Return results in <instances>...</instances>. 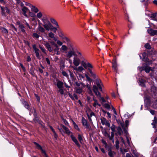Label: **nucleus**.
Here are the masks:
<instances>
[{
  "mask_svg": "<svg viewBox=\"0 0 157 157\" xmlns=\"http://www.w3.org/2000/svg\"><path fill=\"white\" fill-rule=\"evenodd\" d=\"M81 64L85 69H87L91 77L94 78H96L97 77V75L94 72V67L91 63L84 59L82 61Z\"/></svg>",
  "mask_w": 157,
  "mask_h": 157,
  "instance_id": "f257e3e1",
  "label": "nucleus"
},
{
  "mask_svg": "<svg viewBox=\"0 0 157 157\" xmlns=\"http://www.w3.org/2000/svg\"><path fill=\"white\" fill-rule=\"evenodd\" d=\"M44 43V44L49 52H52L53 50L55 54H56L57 55H59L60 54L58 46L57 44H55L56 48L53 50L49 43L47 41H45Z\"/></svg>",
  "mask_w": 157,
  "mask_h": 157,
  "instance_id": "f03ea898",
  "label": "nucleus"
},
{
  "mask_svg": "<svg viewBox=\"0 0 157 157\" xmlns=\"http://www.w3.org/2000/svg\"><path fill=\"white\" fill-rule=\"evenodd\" d=\"M41 19L44 24L43 26L44 28L48 31L51 30L53 25L48 20L47 17H44Z\"/></svg>",
  "mask_w": 157,
  "mask_h": 157,
  "instance_id": "7ed1b4c3",
  "label": "nucleus"
},
{
  "mask_svg": "<svg viewBox=\"0 0 157 157\" xmlns=\"http://www.w3.org/2000/svg\"><path fill=\"white\" fill-rule=\"evenodd\" d=\"M76 86L75 87V92L78 94H81L83 91V89L85 87V85L81 82H75Z\"/></svg>",
  "mask_w": 157,
  "mask_h": 157,
  "instance_id": "20e7f679",
  "label": "nucleus"
},
{
  "mask_svg": "<svg viewBox=\"0 0 157 157\" xmlns=\"http://www.w3.org/2000/svg\"><path fill=\"white\" fill-rule=\"evenodd\" d=\"M70 49H71L66 54V57L70 58L73 56H75L76 54L74 51V48L72 45L70 46Z\"/></svg>",
  "mask_w": 157,
  "mask_h": 157,
  "instance_id": "39448f33",
  "label": "nucleus"
},
{
  "mask_svg": "<svg viewBox=\"0 0 157 157\" xmlns=\"http://www.w3.org/2000/svg\"><path fill=\"white\" fill-rule=\"evenodd\" d=\"M80 63V59L77 56L74 57L73 63L75 66L77 67L78 66Z\"/></svg>",
  "mask_w": 157,
  "mask_h": 157,
  "instance_id": "423d86ee",
  "label": "nucleus"
},
{
  "mask_svg": "<svg viewBox=\"0 0 157 157\" xmlns=\"http://www.w3.org/2000/svg\"><path fill=\"white\" fill-rule=\"evenodd\" d=\"M21 10L22 12L23 15L26 17H28V16L27 14V13H30L29 9L26 7H24L21 8Z\"/></svg>",
  "mask_w": 157,
  "mask_h": 157,
  "instance_id": "0eeeda50",
  "label": "nucleus"
},
{
  "mask_svg": "<svg viewBox=\"0 0 157 157\" xmlns=\"http://www.w3.org/2000/svg\"><path fill=\"white\" fill-rule=\"evenodd\" d=\"M82 125L87 129H90V126L89 124L87 121L82 117Z\"/></svg>",
  "mask_w": 157,
  "mask_h": 157,
  "instance_id": "6e6552de",
  "label": "nucleus"
},
{
  "mask_svg": "<svg viewBox=\"0 0 157 157\" xmlns=\"http://www.w3.org/2000/svg\"><path fill=\"white\" fill-rule=\"evenodd\" d=\"M101 122L103 125H105L108 127H110V124L109 123V121L107 120L104 117L101 118L100 119Z\"/></svg>",
  "mask_w": 157,
  "mask_h": 157,
  "instance_id": "1a4fd4ad",
  "label": "nucleus"
},
{
  "mask_svg": "<svg viewBox=\"0 0 157 157\" xmlns=\"http://www.w3.org/2000/svg\"><path fill=\"white\" fill-rule=\"evenodd\" d=\"M93 91L95 93L96 95L98 97H101V94L98 91V87L96 85H94L93 86Z\"/></svg>",
  "mask_w": 157,
  "mask_h": 157,
  "instance_id": "9d476101",
  "label": "nucleus"
},
{
  "mask_svg": "<svg viewBox=\"0 0 157 157\" xmlns=\"http://www.w3.org/2000/svg\"><path fill=\"white\" fill-rule=\"evenodd\" d=\"M70 136L72 140L75 143V144L78 146V147H80L81 146L79 143L76 138L72 134Z\"/></svg>",
  "mask_w": 157,
  "mask_h": 157,
  "instance_id": "9b49d317",
  "label": "nucleus"
},
{
  "mask_svg": "<svg viewBox=\"0 0 157 157\" xmlns=\"http://www.w3.org/2000/svg\"><path fill=\"white\" fill-rule=\"evenodd\" d=\"M34 143L37 147L38 149L41 150L42 152L44 154V155L45 157H48L47 154H46L45 151L42 149V147L40 144L36 142H34Z\"/></svg>",
  "mask_w": 157,
  "mask_h": 157,
  "instance_id": "f8f14e48",
  "label": "nucleus"
},
{
  "mask_svg": "<svg viewBox=\"0 0 157 157\" xmlns=\"http://www.w3.org/2000/svg\"><path fill=\"white\" fill-rule=\"evenodd\" d=\"M16 25L18 26L21 32H25V27L21 23L19 22H17Z\"/></svg>",
  "mask_w": 157,
  "mask_h": 157,
  "instance_id": "ddd939ff",
  "label": "nucleus"
},
{
  "mask_svg": "<svg viewBox=\"0 0 157 157\" xmlns=\"http://www.w3.org/2000/svg\"><path fill=\"white\" fill-rule=\"evenodd\" d=\"M95 81L97 86L98 87L100 91H102V85L101 81L98 79H96Z\"/></svg>",
  "mask_w": 157,
  "mask_h": 157,
  "instance_id": "4468645a",
  "label": "nucleus"
},
{
  "mask_svg": "<svg viewBox=\"0 0 157 157\" xmlns=\"http://www.w3.org/2000/svg\"><path fill=\"white\" fill-rule=\"evenodd\" d=\"M33 49L34 50L36 56L38 58H39L40 57V56L39 53V49L36 48V45L35 44L33 45Z\"/></svg>",
  "mask_w": 157,
  "mask_h": 157,
  "instance_id": "2eb2a0df",
  "label": "nucleus"
},
{
  "mask_svg": "<svg viewBox=\"0 0 157 157\" xmlns=\"http://www.w3.org/2000/svg\"><path fill=\"white\" fill-rule=\"evenodd\" d=\"M38 21L39 23V24H38V27L37 28L38 30L41 33H44L45 31V28H43V27H42L40 25L41 23H40V20H38Z\"/></svg>",
  "mask_w": 157,
  "mask_h": 157,
  "instance_id": "dca6fc26",
  "label": "nucleus"
},
{
  "mask_svg": "<svg viewBox=\"0 0 157 157\" xmlns=\"http://www.w3.org/2000/svg\"><path fill=\"white\" fill-rule=\"evenodd\" d=\"M147 32L151 35L154 36L157 34V30H154L151 29H148Z\"/></svg>",
  "mask_w": 157,
  "mask_h": 157,
  "instance_id": "f3484780",
  "label": "nucleus"
},
{
  "mask_svg": "<svg viewBox=\"0 0 157 157\" xmlns=\"http://www.w3.org/2000/svg\"><path fill=\"white\" fill-rule=\"evenodd\" d=\"M139 69L141 71L144 70L146 73H149L151 70V67L148 66H146L145 67H140Z\"/></svg>",
  "mask_w": 157,
  "mask_h": 157,
  "instance_id": "a211bd4d",
  "label": "nucleus"
},
{
  "mask_svg": "<svg viewBox=\"0 0 157 157\" xmlns=\"http://www.w3.org/2000/svg\"><path fill=\"white\" fill-rule=\"evenodd\" d=\"M93 100L94 101V103L93 104V105L94 107H96L97 105L101 106V105L98 103V101L94 97L93 98Z\"/></svg>",
  "mask_w": 157,
  "mask_h": 157,
  "instance_id": "6ab92c4d",
  "label": "nucleus"
},
{
  "mask_svg": "<svg viewBox=\"0 0 157 157\" xmlns=\"http://www.w3.org/2000/svg\"><path fill=\"white\" fill-rule=\"evenodd\" d=\"M23 103L24 105V106L26 108L28 109L30 112L31 111V109L30 108L29 105L27 102L25 101H23Z\"/></svg>",
  "mask_w": 157,
  "mask_h": 157,
  "instance_id": "aec40b11",
  "label": "nucleus"
},
{
  "mask_svg": "<svg viewBox=\"0 0 157 157\" xmlns=\"http://www.w3.org/2000/svg\"><path fill=\"white\" fill-rule=\"evenodd\" d=\"M31 9L32 11L34 13H38L39 11V10L38 9L37 7L33 6H31Z\"/></svg>",
  "mask_w": 157,
  "mask_h": 157,
  "instance_id": "412c9836",
  "label": "nucleus"
},
{
  "mask_svg": "<svg viewBox=\"0 0 157 157\" xmlns=\"http://www.w3.org/2000/svg\"><path fill=\"white\" fill-rule=\"evenodd\" d=\"M63 83L62 82L59 81H58L57 82V86L59 89L63 88Z\"/></svg>",
  "mask_w": 157,
  "mask_h": 157,
  "instance_id": "4be33fe9",
  "label": "nucleus"
},
{
  "mask_svg": "<svg viewBox=\"0 0 157 157\" xmlns=\"http://www.w3.org/2000/svg\"><path fill=\"white\" fill-rule=\"evenodd\" d=\"M50 20L52 24L55 25L56 26H57V28L59 27V25H58V24L57 22L53 18H51L50 19Z\"/></svg>",
  "mask_w": 157,
  "mask_h": 157,
  "instance_id": "5701e85b",
  "label": "nucleus"
},
{
  "mask_svg": "<svg viewBox=\"0 0 157 157\" xmlns=\"http://www.w3.org/2000/svg\"><path fill=\"white\" fill-rule=\"evenodd\" d=\"M63 128L65 130V132L67 134L69 135L70 133L72 134V132L69 131L68 128L64 125H62Z\"/></svg>",
  "mask_w": 157,
  "mask_h": 157,
  "instance_id": "b1692460",
  "label": "nucleus"
},
{
  "mask_svg": "<svg viewBox=\"0 0 157 157\" xmlns=\"http://www.w3.org/2000/svg\"><path fill=\"white\" fill-rule=\"evenodd\" d=\"M112 67L115 70L117 71V65L115 59H113V62L112 63Z\"/></svg>",
  "mask_w": 157,
  "mask_h": 157,
  "instance_id": "393cba45",
  "label": "nucleus"
},
{
  "mask_svg": "<svg viewBox=\"0 0 157 157\" xmlns=\"http://www.w3.org/2000/svg\"><path fill=\"white\" fill-rule=\"evenodd\" d=\"M151 17L153 20L157 21V13L152 14Z\"/></svg>",
  "mask_w": 157,
  "mask_h": 157,
  "instance_id": "a878e982",
  "label": "nucleus"
},
{
  "mask_svg": "<svg viewBox=\"0 0 157 157\" xmlns=\"http://www.w3.org/2000/svg\"><path fill=\"white\" fill-rule=\"evenodd\" d=\"M117 133L116 134V135H117V134L119 135H121L123 132L121 128L120 127H119L117 128Z\"/></svg>",
  "mask_w": 157,
  "mask_h": 157,
  "instance_id": "bb28decb",
  "label": "nucleus"
},
{
  "mask_svg": "<svg viewBox=\"0 0 157 157\" xmlns=\"http://www.w3.org/2000/svg\"><path fill=\"white\" fill-rule=\"evenodd\" d=\"M68 49L67 47L65 45H63L61 47V50L62 51L64 52L67 51Z\"/></svg>",
  "mask_w": 157,
  "mask_h": 157,
  "instance_id": "cd10ccee",
  "label": "nucleus"
},
{
  "mask_svg": "<svg viewBox=\"0 0 157 157\" xmlns=\"http://www.w3.org/2000/svg\"><path fill=\"white\" fill-rule=\"evenodd\" d=\"M142 55L143 57V59L144 61H145L146 62L148 61V59L147 58L145 59V57L146 56V53L145 52H144L142 53Z\"/></svg>",
  "mask_w": 157,
  "mask_h": 157,
  "instance_id": "c85d7f7f",
  "label": "nucleus"
},
{
  "mask_svg": "<svg viewBox=\"0 0 157 157\" xmlns=\"http://www.w3.org/2000/svg\"><path fill=\"white\" fill-rule=\"evenodd\" d=\"M73 125L74 126V128L77 130L78 131H80V129L79 128L78 125L75 123L74 121H73Z\"/></svg>",
  "mask_w": 157,
  "mask_h": 157,
  "instance_id": "c756f323",
  "label": "nucleus"
},
{
  "mask_svg": "<svg viewBox=\"0 0 157 157\" xmlns=\"http://www.w3.org/2000/svg\"><path fill=\"white\" fill-rule=\"evenodd\" d=\"M83 67L82 66H79L78 67V72H81L84 70Z\"/></svg>",
  "mask_w": 157,
  "mask_h": 157,
  "instance_id": "7c9ffc66",
  "label": "nucleus"
},
{
  "mask_svg": "<svg viewBox=\"0 0 157 157\" xmlns=\"http://www.w3.org/2000/svg\"><path fill=\"white\" fill-rule=\"evenodd\" d=\"M144 81L142 79H141L139 81L140 85L142 86H144Z\"/></svg>",
  "mask_w": 157,
  "mask_h": 157,
  "instance_id": "2f4dec72",
  "label": "nucleus"
},
{
  "mask_svg": "<svg viewBox=\"0 0 157 157\" xmlns=\"http://www.w3.org/2000/svg\"><path fill=\"white\" fill-rule=\"evenodd\" d=\"M42 16V13L40 12L36 14V17L40 19Z\"/></svg>",
  "mask_w": 157,
  "mask_h": 157,
  "instance_id": "473e14b6",
  "label": "nucleus"
},
{
  "mask_svg": "<svg viewBox=\"0 0 157 157\" xmlns=\"http://www.w3.org/2000/svg\"><path fill=\"white\" fill-rule=\"evenodd\" d=\"M62 74L64 76L66 77L67 78H69V75L67 73L64 71H63L62 72Z\"/></svg>",
  "mask_w": 157,
  "mask_h": 157,
  "instance_id": "72a5a7b5",
  "label": "nucleus"
},
{
  "mask_svg": "<svg viewBox=\"0 0 157 157\" xmlns=\"http://www.w3.org/2000/svg\"><path fill=\"white\" fill-rule=\"evenodd\" d=\"M78 140L80 141V143H81L82 142V140L83 139H82V136L81 135H80V134L78 135Z\"/></svg>",
  "mask_w": 157,
  "mask_h": 157,
  "instance_id": "f704fd0d",
  "label": "nucleus"
},
{
  "mask_svg": "<svg viewBox=\"0 0 157 157\" xmlns=\"http://www.w3.org/2000/svg\"><path fill=\"white\" fill-rule=\"evenodd\" d=\"M49 36L52 38H53L55 36V34L52 32H50L48 33Z\"/></svg>",
  "mask_w": 157,
  "mask_h": 157,
  "instance_id": "c9c22d12",
  "label": "nucleus"
},
{
  "mask_svg": "<svg viewBox=\"0 0 157 157\" xmlns=\"http://www.w3.org/2000/svg\"><path fill=\"white\" fill-rule=\"evenodd\" d=\"M33 36V38H38L39 37V35L36 33H34Z\"/></svg>",
  "mask_w": 157,
  "mask_h": 157,
  "instance_id": "e433bc0d",
  "label": "nucleus"
},
{
  "mask_svg": "<svg viewBox=\"0 0 157 157\" xmlns=\"http://www.w3.org/2000/svg\"><path fill=\"white\" fill-rule=\"evenodd\" d=\"M110 128H111V129L112 131H115L116 127L114 124H112Z\"/></svg>",
  "mask_w": 157,
  "mask_h": 157,
  "instance_id": "4c0bfd02",
  "label": "nucleus"
},
{
  "mask_svg": "<svg viewBox=\"0 0 157 157\" xmlns=\"http://www.w3.org/2000/svg\"><path fill=\"white\" fill-rule=\"evenodd\" d=\"M114 136H112V135H111V136H110L109 134L108 136L109 139L110 140H111L113 143H114V139H113Z\"/></svg>",
  "mask_w": 157,
  "mask_h": 157,
  "instance_id": "58836bf2",
  "label": "nucleus"
},
{
  "mask_svg": "<svg viewBox=\"0 0 157 157\" xmlns=\"http://www.w3.org/2000/svg\"><path fill=\"white\" fill-rule=\"evenodd\" d=\"M11 28L12 29L13 31H15V32H17V29L13 25H11Z\"/></svg>",
  "mask_w": 157,
  "mask_h": 157,
  "instance_id": "ea45409f",
  "label": "nucleus"
},
{
  "mask_svg": "<svg viewBox=\"0 0 157 157\" xmlns=\"http://www.w3.org/2000/svg\"><path fill=\"white\" fill-rule=\"evenodd\" d=\"M2 32L5 33H8V30L5 28H3L2 29Z\"/></svg>",
  "mask_w": 157,
  "mask_h": 157,
  "instance_id": "a19ab883",
  "label": "nucleus"
},
{
  "mask_svg": "<svg viewBox=\"0 0 157 157\" xmlns=\"http://www.w3.org/2000/svg\"><path fill=\"white\" fill-rule=\"evenodd\" d=\"M57 28H58L57 27H54L53 26L52 28H51V30H53L55 33H56V31L57 30Z\"/></svg>",
  "mask_w": 157,
  "mask_h": 157,
  "instance_id": "79ce46f5",
  "label": "nucleus"
},
{
  "mask_svg": "<svg viewBox=\"0 0 157 157\" xmlns=\"http://www.w3.org/2000/svg\"><path fill=\"white\" fill-rule=\"evenodd\" d=\"M61 118L65 124L66 125H68V122L65 119H64L62 117H61Z\"/></svg>",
  "mask_w": 157,
  "mask_h": 157,
  "instance_id": "37998d69",
  "label": "nucleus"
},
{
  "mask_svg": "<svg viewBox=\"0 0 157 157\" xmlns=\"http://www.w3.org/2000/svg\"><path fill=\"white\" fill-rule=\"evenodd\" d=\"M153 106L154 108H157V99L154 102Z\"/></svg>",
  "mask_w": 157,
  "mask_h": 157,
  "instance_id": "c03bdc74",
  "label": "nucleus"
},
{
  "mask_svg": "<svg viewBox=\"0 0 157 157\" xmlns=\"http://www.w3.org/2000/svg\"><path fill=\"white\" fill-rule=\"evenodd\" d=\"M57 44L59 46H62L63 45V43L61 41L59 40H58L56 42Z\"/></svg>",
  "mask_w": 157,
  "mask_h": 157,
  "instance_id": "a18cd8bd",
  "label": "nucleus"
},
{
  "mask_svg": "<svg viewBox=\"0 0 157 157\" xmlns=\"http://www.w3.org/2000/svg\"><path fill=\"white\" fill-rule=\"evenodd\" d=\"M70 67L72 68L74 70H75L77 71H78V67H77L70 65Z\"/></svg>",
  "mask_w": 157,
  "mask_h": 157,
  "instance_id": "49530a36",
  "label": "nucleus"
},
{
  "mask_svg": "<svg viewBox=\"0 0 157 157\" xmlns=\"http://www.w3.org/2000/svg\"><path fill=\"white\" fill-rule=\"evenodd\" d=\"M145 47L147 49H150L151 48V46L148 43H147L145 45Z\"/></svg>",
  "mask_w": 157,
  "mask_h": 157,
  "instance_id": "de8ad7c7",
  "label": "nucleus"
},
{
  "mask_svg": "<svg viewBox=\"0 0 157 157\" xmlns=\"http://www.w3.org/2000/svg\"><path fill=\"white\" fill-rule=\"evenodd\" d=\"M85 77H86L87 80L89 81H91V78L88 76L87 74H85Z\"/></svg>",
  "mask_w": 157,
  "mask_h": 157,
  "instance_id": "09e8293b",
  "label": "nucleus"
},
{
  "mask_svg": "<svg viewBox=\"0 0 157 157\" xmlns=\"http://www.w3.org/2000/svg\"><path fill=\"white\" fill-rule=\"evenodd\" d=\"M119 142L118 140H117L116 142V147L117 149L119 148Z\"/></svg>",
  "mask_w": 157,
  "mask_h": 157,
  "instance_id": "8fccbe9b",
  "label": "nucleus"
},
{
  "mask_svg": "<svg viewBox=\"0 0 157 157\" xmlns=\"http://www.w3.org/2000/svg\"><path fill=\"white\" fill-rule=\"evenodd\" d=\"M59 92L61 94H64V91L63 88H59Z\"/></svg>",
  "mask_w": 157,
  "mask_h": 157,
  "instance_id": "3c124183",
  "label": "nucleus"
},
{
  "mask_svg": "<svg viewBox=\"0 0 157 157\" xmlns=\"http://www.w3.org/2000/svg\"><path fill=\"white\" fill-rule=\"evenodd\" d=\"M132 155L131 153H127L126 154V157H132Z\"/></svg>",
  "mask_w": 157,
  "mask_h": 157,
  "instance_id": "603ef678",
  "label": "nucleus"
},
{
  "mask_svg": "<svg viewBox=\"0 0 157 157\" xmlns=\"http://www.w3.org/2000/svg\"><path fill=\"white\" fill-rule=\"evenodd\" d=\"M40 48L43 52L46 53V50L44 48L42 47H40Z\"/></svg>",
  "mask_w": 157,
  "mask_h": 157,
  "instance_id": "864d4df0",
  "label": "nucleus"
},
{
  "mask_svg": "<svg viewBox=\"0 0 157 157\" xmlns=\"http://www.w3.org/2000/svg\"><path fill=\"white\" fill-rule=\"evenodd\" d=\"M99 97L100 98H99V99L102 102L104 103V102H105V101L104 98L103 97H101V96Z\"/></svg>",
  "mask_w": 157,
  "mask_h": 157,
  "instance_id": "5fc2aeb1",
  "label": "nucleus"
},
{
  "mask_svg": "<svg viewBox=\"0 0 157 157\" xmlns=\"http://www.w3.org/2000/svg\"><path fill=\"white\" fill-rule=\"evenodd\" d=\"M104 106L105 108L107 109H109L110 108V106L108 104H105L104 105Z\"/></svg>",
  "mask_w": 157,
  "mask_h": 157,
  "instance_id": "6e6d98bb",
  "label": "nucleus"
},
{
  "mask_svg": "<svg viewBox=\"0 0 157 157\" xmlns=\"http://www.w3.org/2000/svg\"><path fill=\"white\" fill-rule=\"evenodd\" d=\"M20 65L22 69L24 71H25V67L23 66V64L21 63H20Z\"/></svg>",
  "mask_w": 157,
  "mask_h": 157,
  "instance_id": "4d7b16f0",
  "label": "nucleus"
},
{
  "mask_svg": "<svg viewBox=\"0 0 157 157\" xmlns=\"http://www.w3.org/2000/svg\"><path fill=\"white\" fill-rule=\"evenodd\" d=\"M128 123H129L128 121L127 120H126L125 121V125L126 127H128Z\"/></svg>",
  "mask_w": 157,
  "mask_h": 157,
  "instance_id": "13d9d810",
  "label": "nucleus"
},
{
  "mask_svg": "<svg viewBox=\"0 0 157 157\" xmlns=\"http://www.w3.org/2000/svg\"><path fill=\"white\" fill-rule=\"evenodd\" d=\"M155 124H156L155 122H154V121L151 123V124L153 126V128H156Z\"/></svg>",
  "mask_w": 157,
  "mask_h": 157,
  "instance_id": "bf43d9fd",
  "label": "nucleus"
},
{
  "mask_svg": "<svg viewBox=\"0 0 157 157\" xmlns=\"http://www.w3.org/2000/svg\"><path fill=\"white\" fill-rule=\"evenodd\" d=\"M54 133V138L56 139L58 137L57 135V134L56 132H55V133Z\"/></svg>",
  "mask_w": 157,
  "mask_h": 157,
  "instance_id": "052dcab7",
  "label": "nucleus"
},
{
  "mask_svg": "<svg viewBox=\"0 0 157 157\" xmlns=\"http://www.w3.org/2000/svg\"><path fill=\"white\" fill-rule=\"evenodd\" d=\"M126 139H127V143L128 144V145H129L130 144V141L128 138V137L127 136H126Z\"/></svg>",
  "mask_w": 157,
  "mask_h": 157,
  "instance_id": "680f3d73",
  "label": "nucleus"
},
{
  "mask_svg": "<svg viewBox=\"0 0 157 157\" xmlns=\"http://www.w3.org/2000/svg\"><path fill=\"white\" fill-rule=\"evenodd\" d=\"M46 61L48 64L49 65L50 64V60H49V59L48 58H46Z\"/></svg>",
  "mask_w": 157,
  "mask_h": 157,
  "instance_id": "e2e57ef3",
  "label": "nucleus"
},
{
  "mask_svg": "<svg viewBox=\"0 0 157 157\" xmlns=\"http://www.w3.org/2000/svg\"><path fill=\"white\" fill-rule=\"evenodd\" d=\"M150 111V113L153 115H154V114H155V111H154V110H149Z\"/></svg>",
  "mask_w": 157,
  "mask_h": 157,
  "instance_id": "0e129e2a",
  "label": "nucleus"
},
{
  "mask_svg": "<svg viewBox=\"0 0 157 157\" xmlns=\"http://www.w3.org/2000/svg\"><path fill=\"white\" fill-rule=\"evenodd\" d=\"M109 155L110 156V157H113V155L111 151H109L108 153Z\"/></svg>",
  "mask_w": 157,
  "mask_h": 157,
  "instance_id": "69168bd1",
  "label": "nucleus"
},
{
  "mask_svg": "<svg viewBox=\"0 0 157 157\" xmlns=\"http://www.w3.org/2000/svg\"><path fill=\"white\" fill-rule=\"evenodd\" d=\"M27 60L28 62H29L31 60V58L29 56H27Z\"/></svg>",
  "mask_w": 157,
  "mask_h": 157,
  "instance_id": "338daca9",
  "label": "nucleus"
},
{
  "mask_svg": "<svg viewBox=\"0 0 157 157\" xmlns=\"http://www.w3.org/2000/svg\"><path fill=\"white\" fill-rule=\"evenodd\" d=\"M69 97L72 99V100H74V97L71 94H69Z\"/></svg>",
  "mask_w": 157,
  "mask_h": 157,
  "instance_id": "774afa93",
  "label": "nucleus"
}]
</instances>
